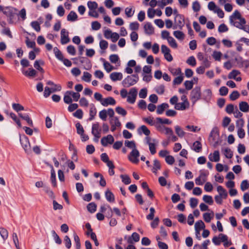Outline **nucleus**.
I'll use <instances>...</instances> for the list:
<instances>
[{"instance_id":"nucleus-49","label":"nucleus","mask_w":249,"mask_h":249,"mask_svg":"<svg viewBox=\"0 0 249 249\" xmlns=\"http://www.w3.org/2000/svg\"><path fill=\"white\" fill-rule=\"evenodd\" d=\"M121 178H122V181L125 184H129L131 183V179L127 175H121L120 176Z\"/></svg>"},{"instance_id":"nucleus-27","label":"nucleus","mask_w":249,"mask_h":249,"mask_svg":"<svg viewBox=\"0 0 249 249\" xmlns=\"http://www.w3.org/2000/svg\"><path fill=\"white\" fill-rule=\"evenodd\" d=\"M105 196L108 201L110 202H113L114 201V196L109 190H107L106 191Z\"/></svg>"},{"instance_id":"nucleus-16","label":"nucleus","mask_w":249,"mask_h":249,"mask_svg":"<svg viewBox=\"0 0 249 249\" xmlns=\"http://www.w3.org/2000/svg\"><path fill=\"white\" fill-rule=\"evenodd\" d=\"M189 107V102L178 103L175 106V108L177 110H184Z\"/></svg>"},{"instance_id":"nucleus-57","label":"nucleus","mask_w":249,"mask_h":249,"mask_svg":"<svg viewBox=\"0 0 249 249\" xmlns=\"http://www.w3.org/2000/svg\"><path fill=\"white\" fill-rule=\"evenodd\" d=\"M203 200L210 205H212L213 202L212 197L208 195H204L203 196Z\"/></svg>"},{"instance_id":"nucleus-11","label":"nucleus","mask_w":249,"mask_h":249,"mask_svg":"<svg viewBox=\"0 0 249 249\" xmlns=\"http://www.w3.org/2000/svg\"><path fill=\"white\" fill-rule=\"evenodd\" d=\"M70 41L69 37V33L65 29H62L61 31V43L65 44Z\"/></svg>"},{"instance_id":"nucleus-7","label":"nucleus","mask_w":249,"mask_h":249,"mask_svg":"<svg viewBox=\"0 0 249 249\" xmlns=\"http://www.w3.org/2000/svg\"><path fill=\"white\" fill-rule=\"evenodd\" d=\"M140 153L137 149L132 150L128 156V160L132 163L137 164L139 160Z\"/></svg>"},{"instance_id":"nucleus-30","label":"nucleus","mask_w":249,"mask_h":249,"mask_svg":"<svg viewBox=\"0 0 249 249\" xmlns=\"http://www.w3.org/2000/svg\"><path fill=\"white\" fill-rule=\"evenodd\" d=\"M173 35L176 38L180 40H182L184 39V34L180 31H175L173 32Z\"/></svg>"},{"instance_id":"nucleus-58","label":"nucleus","mask_w":249,"mask_h":249,"mask_svg":"<svg viewBox=\"0 0 249 249\" xmlns=\"http://www.w3.org/2000/svg\"><path fill=\"white\" fill-rule=\"evenodd\" d=\"M115 110L118 114L121 115L123 116H125L127 113L126 111L123 107H116Z\"/></svg>"},{"instance_id":"nucleus-59","label":"nucleus","mask_w":249,"mask_h":249,"mask_svg":"<svg viewBox=\"0 0 249 249\" xmlns=\"http://www.w3.org/2000/svg\"><path fill=\"white\" fill-rule=\"evenodd\" d=\"M104 67L106 71L107 72H110L112 70L114 69L113 66L111 65L108 62L105 61L104 63Z\"/></svg>"},{"instance_id":"nucleus-3","label":"nucleus","mask_w":249,"mask_h":249,"mask_svg":"<svg viewBox=\"0 0 249 249\" xmlns=\"http://www.w3.org/2000/svg\"><path fill=\"white\" fill-rule=\"evenodd\" d=\"M17 9L12 7H6L4 8L3 13L9 18V22L12 23L14 22V18L16 14Z\"/></svg>"},{"instance_id":"nucleus-1","label":"nucleus","mask_w":249,"mask_h":249,"mask_svg":"<svg viewBox=\"0 0 249 249\" xmlns=\"http://www.w3.org/2000/svg\"><path fill=\"white\" fill-rule=\"evenodd\" d=\"M230 23L235 27L249 33V25H246V19L238 10H235L230 17Z\"/></svg>"},{"instance_id":"nucleus-14","label":"nucleus","mask_w":249,"mask_h":249,"mask_svg":"<svg viewBox=\"0 0 249 249\" xmlns=\"http://www.w3.org/2000/svg\"><path fill=\"white\" fill-rule=\"evenodd\" d=\"M101 104L104 107H107L108 105H114L116 104V101L113 97H108L101 101Z\"/></svg>"},{"instance_id":"nucleus-53","label":"nucleus","mask_w":249,"mask_h":249,"mask_svg":"<svg viewBox=\"0 0 249 249\" xmlns=\"http://www.w3.org/2000/svg\"><path fill=\"white\" fill-rule=\"evenodd\" d=\"M68 93L72 96L74 101H78L80 98V95L78 92H74L72 91H68Z\"/></svg>"},{"instance_id":"nucleus-20","label":"nucleus","mask_w":249,"mask_h":249,"mask_svg":"<svg viewBox=\"0 0 249 249\" xmlns=\"http://www.w3.org/2000/svg\"><path fill=\"white\" fill-rule=\"evenodd\" d=\"M152 143H149L148 145L149 150L152 155H154L156 153V146L158 142L156 139H152Z\"/></svg>"},{"instance_id":"nucleus-35","label":"nucleus","mask_w":249,"mask_h":249,"mask_svg":"<svg viewBox=\"0 0 249 249\" xmlns=\"http://www.w3.org/2000/svg\"><path fill=\"white\" fill-rule=\"evenodd\" d=\"M203 217L206 222L209 223L213 217V213L212 212V213H204L203 215Z\"/></svg>"},{"instance_id":"nucleus-21","label":"nucleus","mask_w":249,"mask_h":249,"mask_svg":"<svg viewBox=\"0 0 249 249\" xmlns=\"http://www.w3.org/2000/svg\"><path fill=\"white\" fill-rule=\"evenodd\" d=\"M205 227V224L202 220H200L197 221L195 225L196 232L199 233L200 231L202 229H204Z\"/></svg>"},{"instance_id":"nucleus-38","label":"nucleus","mask_w":249,"mask_h":249,"mask_svg":"<svg viewBox=\"0 0 249 249\" xmlns=\"http://www.w3.org/2000/svg\"><path fill=\"white\" fill-rule=\"evenodd\" d=\"M23 73L28 77H34L36 74V71L33 68H30L28 71L23 72Z\"/></svg>"},{"instance_id":"nucleus-60","label":"nucleus","mask_w":249,"mask_h":249,"mask_svg":"<svg viewBox=\"0 0 249 249\" xmlns=\"http://www.w3.org/2000/svg\"><path fill=\"white\" fill-rule=\"evenodd\" d=\"M139 24L137 21L133 22L129 24V29L132 31H136L139 29Z\"/></svg>"},{"instance_id":"nucleus-39","label":"nucleus","mask_w":249,"mask_h":249,"mask_svg":"<svg viewBox=\"0 0 249 249\" xmlns=\"http://www.w3.org/2000/svg\"><path fill=\"white\" fill-rule=\"evenodd\" d=\"M237 63L239 65L240 67L245 66L246 68H248L249 66V62L248 60H244L240 57L238 59H236Z\"/></svg>"},{"instance_id":"nucleus-26","label":"nucleus","mask_w":249,"mask_h":249,"mask_svg":"<svg viewBox=\"0 0 249 249\" xmlns=\"http://www.w3.org/2000/svg\"><path fill=\"white\" fill-rule=\"evenodd\" d=\"M217 191L219 193V196H221L223 198H226L228 196V193L226 190L221 186H218L217 187Z\"/></svg>"},{"instance_id":"nucleus-17","label":"nucleus","mask_w":249,"mask_h":249,"mask_svg":"<svg viewBox=\"0 0 249 249\" xmlns=\"http://www.w3.org/2000/svg\"><path fill=\"white\" fill-rule=\"evenodd\" d=\"M239 109L243 112H249V105L247 102L242 101L239 103Z\"/></svg>"},{"instance_id":"nucleus-48","label":"nucleus","mask_w":249,"mask_h":249,"mask_svg":"<svg viewBox=\"0 0 249 249\" xmlns=\"http://www.w3.org/2000/svg\"><path fill=\"white\" fill-rule=\"evenodd\" d=\"M87 5L88 8L90 11L94 10L97 8L98 6V4L95 1H88Z\"/></svg>"},{"instance_id":"nucleus-32","label":"nucleus","mask_w":249,"mask_h":249,"mask_svg":"<svg viewBox=\"0 0 249 249\" xmlns=\"http://www.w3.org/2000/svg\"><path fill=\"white\" fill-rule=\"evenodd\" d=\"M202 149V145L199 141H196L194 142L192 149L196 152H199Z\"/></svg>"},{"instance_id":"nucleus-25","label":"nucleus","mask_w":249,"mask_h":249,"mask_svg":"<svg viewBox=\"0 0 249 249\" xmlns=\"http://www.w3.org/2000/svg\"><path fill=\"white\" fill-rule=\"evenodd\" d=\"M44 64V62L43 60H37L35 61L34 66L36 69L43 73L44 72V70L40 67V65H43Z\"/></svg>"},{"instance_id":"nucleus-51","label":"nucleus","mask_w":249,"mask_h":249,"mask_svg":"<svg viewBox=\"0 0 249 249\" xmlns=\"http://www.w3.org/2000/svg\"><path fill=\"white\" fill-rule=\"evenodd\" d=\"M0 234L1 237L3 238L4 240H6L8 236V231L4 228H0Z\"/></svg>"},{"instance_id":"nucleus-63","label":"nucleus","mask_w":249,"mask_h":249,"mask_svg":"<svg viewBox=\"0 0 249 249\" xmlns=\"http://www.w3.org/2000/svg\"><path fill=\"white\" fill-rule=\"evenodd\" d=\"M44 191L50 198L52 199H54L55 198V196L52 190H51L49 187H45L44 188Z\"/></svg>"},{"instance_id":"nucleus-13","label":"nucleus","mask_w":249,"mask_h":249,"mask_svg":"<svg viewBox=\"0 0 249 249\" xmlns=\"http://www.w3.org/2000/svg\"><path fill=\"white\" fill-rule=\"evenodd\" d=\"M111 125V131H114L117 127H120L121 125L120 122L117 117L111 118L109 121Z\"/></svg>"},{"instance_id":"nucleus-43","label":"nucleus","mask_w":249,"mask_h":249,"mask_svg":"<svg viewBox=\"0 0 249 249\" xmlns=\"http://www.w3.org/2000/svg\"><path fill=\"white\" fill-rule=\"evenodd\" d=\"M87 207L88 211L91 213H93L96 210L97 206L94 203L91 202L89 203Z\"/></svg>"},{"instance_id":"nucleus-9","label":"nucleus","mask_w":249,"mask_h":249,"mask_svg":"<svg viewBox=\"0 0 249 249\" xmlns=\"http://www.w3.org/2000/svg\"><path fill=\"white\" fill-rule=\"evenodd\" d=\"M20 142L25 152L28 153L30 151V144L28 137L24 135L20 138Z\"/></svg>"},{"instance_id":"nucleus-4","label":"nucleus","mask_w":249,"mask_h":249,"mask_svg":"<svg viewBox=\"0 0 249 249\" xmlns=\"http://www.w3.org/2000/svg\"><path fill=\"white\" fill-rule=\"evenodd\" d=\"M175 24L173 28L174 29H182L184 25V17L183 16L177 14L174 19Z\"/></svg>"},{"instance_id":"nucleus-28","label":"nucleus","mask_w":249,"mask_h":249,"mask_svg":"<svg viewBox=\"0 0 249 249\" xmlns=\"http://www.w3.org/2000/svg\"><path fill=\"white\" fill-rule=\"evenodd\" d=\"M153 162V166L152 170L154 174H156L157 171L160 169L161 165L160 161L156 159L154 160Z\"/></svg>"},{"instance_id":"nucleus-15","label":"nucleus","mask_w":249,"mask_h":249,"mask_svg":"<svg viewBox=\"0 0 249 249\" xmlns=\"http://www.w3.org/2000/svg\"><path fill=\"white\" fill-rule=\"evenodd\" d=\"M209 159L212 162H218L220 160V154L218 150H215L213 153H210L208 156Z\"/></svg>"},{"instance_id":"nucleus-34","label":"nucleus","mask_w":249,"mask_h":249,"mask_svg":"<svg viewBox=\"0 0 249 249\" xmlns=\"http://www.w3.org/2000/svg\"><path fill=\"white\" fill-rule=\"evenodd\" d=\"M175 129L176 134L179 137L182 138L184 136L185 132L181 129V128L179 126H175Z\"/></svg>"},{"instance_id":"nucleus-8","label":"nucleus","mask_w":249,"mask_h":249,"mask_svg":"<svg viewBox=\"0 0 249 249\" xmlns=\"http://www.w3.org/2000/svg\"><path fill=\"white\" fill-rule=\"evenodd\" d=\"M138 91L135 88L131 89L128 93L127 101L130 104H134L136 101Z\"/></svg>"},{"instance_id":"nucleus-23","label":"nucleus","mask_w":249,"mask_h":249,"mask_svg":"<svg viewBox=\"0 0 249 249\" xmlns=\"http://www.w3.org/2000/svg\"><path fill=\"white\" fill-rule=\"evenodd\" d=\"M18 116L23 120L26 121L28 124L31 126H33V123L32 119L30 118L28 114H22V113H18Z\"/></svg>"},{"instance_id":"nucleus-10","label":"nucleus","mask_w":249,"mask_h":249,"mask_svg":"<svg viewBox=\"0 0 249 249\" xmlns=\"http://www.w3.org/2000/svg\"><path fill=\"white\" fill-rule=\"evenodd\" d=\"M208 173L201 172L199 176L195 179L196 184L197 185H202L207 180Z\"/></svg>"},{"instance_id":"nucleus-64","label":"nucleus","mask_w":249,"mask_h":249,"mask_svg":"<svg viewBox=\"0 0 249 249\" xmlns=\"http://www.w3.org/2000/svg\"><path fill=\"white\" fill-rule=\"evenodd\" d=\"M91 75L88 72H84L82 79L86 82H89L91 80Z\"/></svg>"},{"instance_id":"nucleus-29","label":"nucleus","mask_w":249,"mask_h":249,"mask_svg":"<svg viewBox=\"0 0 249 249\" xmlns=\"http://www.w3.org/2000/svg\"><path fill=\"white\" fill-rule=\"evenodd\" d=\"M96 108L93 105H91L89 109V115L90 117L89 119V121L92 120L94 118V116L96 114Z\"/></svg>"},{"instance_id":"nucleus-18","label":"nucleus","mask_w":249,"mask_h":249,"mask_svg":"<svg viewBox=\"0 0 249 249\" xmlns=\"http://www.w3.org/2000/svg\"><path fill=\"white\" fill-rule=\"evenodd\" d=\"M144 29L145 33L147 35H152L154 32V29L151 23L149 22H146L145 24Z\"/></svg>"},{"instance_id":"nucleus-24","label":"nucleus","mask_w":249,"mask_h":249,"mask_svg":"<svg viewBox=\"0 0 249 249\" xmlns=\"http://www.w3.org/2000/svg\"><path fill=\"white\" fill-rule=\"evenodd\" d=\"M169 107V105L167 103H162V104L158 106L157 109V113L158 114H161L163 113L165 109Z\"/></svg>"},{"instance_id":"nucleus-55","label":"nucleus","mask_w":249,"mask_h":249,"mask_svg":"<svg viewBox=\"0 0 249 249\" xmlns=\"http://www.w3.org/2000/svg\"><path fill=\"white\" fill-rule=\"evenodd\" d=\"M239 96L240 94L239 92L237 90H234L230 95V99L232 101H234L238 99Z\"/></svg>"},{"instance_id":"nucleus-54","label":"nucleus","mask_w":249,"mask_h":249,"mask_svg":"<svg viewBox=\"0 0 249 249\" xmlns=\"http://www.w3.org/2000/svg\"><path fill=\"white\" fill-rule=\"evenodd\" d=\"M168 42L170 45L171 47H172L173 48H177L178 47V44L175 40V39L171 36L169 38H168Z\"/></svg>"},{"instance_id":"nucleus-40","label":"nucleus","mask_w":249,"mask_h":249,"mask_svg":"<svg viewBox=\"0 0 249 249\" xmlns=\"http://www.w3.org/2000/svg\"><path fill=\"white\" fill-rule=\"evenodd\" d=\"M124 145L126 147L131 148L132 150H134V149L136 148V143L134 141H125L124 142Z\"/></svg>"},{"instance_id":"nucleus-47","label":"nucleus","mask_w":249,"mask_h":249,"mask_svg":"<svg viewBox=\"0 0 249 249\" xmlns=\"http://www.w3.org/2000/svg\"><path fill=\"white\" fill-rule=\"evenodd\" d=\"M12 106L13 109L15 110L17 112L21 110H23L24 109V107L19 104L13 103L12 104Z\"/></svg>"},{"instance_id":"nucleus-46","label":"nucleus","mask_w":249,"mask_h":249,"mask_svg":"<svg viewBox=\"0 0 249 249\" xmlns=\"http://www.w3.org/2000/svg\"><path fill=\"white\" fill-rule=\"evenodd\" d=\"M51 180L53 185L54 187L56 186L55 173L53 167L51 170Z\"/></svg>"},{"instance_id":"nucleus-6","label":"nucleus","mask_w":249,"mask_h":249,"mask_svg":"<svg viewBox=\"0 0 249 249\" xmlns=\"http://www.w3.org/2000/svg\"><path fill=\"white\" fill-rule=\"evenodd\" d=\"M101 129L100 128L99 124L96 123L92 124L91 133L94 136V140L98 141L99 138L101 137Z\"/></svg>"},{"instance_id":"nucleus-36","label":"nucleus","mask_w":249,"mask_h":249,"mask_svg":"<svg viewBox=\"0 0 249 249\" xmlns=\"http://www.w3.org/2000/svg\"><path fill=\"white\" fill-rule=\"evenodd\" d=\"M77 17H78L76 13L71 11L67 16V20L70 21H74L77 19Z\"/></svg>"},{"instance_id":"nucleus-12","label":"nucleus","mask_w":249,"mask_h":249,"mask_svg":"<svg viewBox=\"0 0 249 249\" xmlns=\"http://www.w3.org/2000/svg\"><path fill=\"white\" fill-rule=\"evenodd\" d=\"M114 141V139L111 135H108L106 137H104L101 140V142L104 146H107L108 144H112Z\"/></svg>"},{"instance_id":"nucleus-2","label":"nucleus","mask_w":249,"mask_h":249,"mask_svg":"<svg viewBox=\"0 0 249 249\" xmlns=\"http://www.w3.org/2000/svg\"><path fill=\"white\" fill-rule=\"evenodd\" d=\"M139 79L138 74H132L125 78L122 82V84L124 87L128 88L137 83Z\"/></svg>"},{"instance_id":"nucleus-41","label":"nucleus","mask_w":249,"mask_h":249,"mask_svg":"<svg viewBox=\"0 0 249 249\" xmlns=\"http://www.w3.org/2000/svg\"><path fill=\"white\" fill-rule=\"evenodd\" d=\"M47 84L48 85L56 87V88H51L53 92H55L56 91H60L61 89V87L60 85L55 84L53 82L51 81H48Z\"/></svg>"},{"instance_id":"nucleus-44","label":"nucleus","mask_w":249,"mask_h":249,"mask_svg":"<svg viewBox=\"0 0 249 249\" xmlns=\"http://www.w3.org/2000/svg\"><path fill=\"white\" fill-rule=\"evenodd\" d=\"M240 74V72L236 70H232L228 75V78L229 79H235L238 75Z\"/></svg>"},{"instance_id":"nucleus-42","label":"nucleus","mask_w":249,"mask_h":249,"mask_svg":"<svg viewBox=\"0 0 249 249\" xmlns=\"http://www.w3.org/2000/svg\"><path fill=\"white\" fill-rule=\"evenodd\" d=\"M183 80V73L181 75H178V76L176 77L173 81V84L174 85H179L180 84Z\"/></svg>"},{"instance_id":"nucleus-62","label":"nucleus","mask_w":249,"mask_h":249,"mask_svg":"<svg viewBox=\"0 0 249 249\" xmlns=\"http://www.w3.org/2000/svg\"><path fill=\"white\" fill-rule=\"evenodd\" d=\"M134 12L135 10H133L132 8L127 7L125 9V14L128 18L132 17Z\"/></svg>"},{"instance_id":"nucleus-50","label":"nucleus","mask_w":249,"mask_h":249,"mask_svg":"<svg viewBox=\"0 0 249 249\" xmlns=\"http://www.w3.org/2000/svg\"><path fill=\"white\" fill-rule=\"evenodd\" d=\"M71 95L68 93V91L66 92L64 96V102L67 104L72 103V100L71 97Z\"/></svg>"},{"instance_id":"nucleus-19","label":"nucleus","mask_w":249,"mask_h":249,"mask_svg":"<svg viewBox=\"0 0 249 249\" xmlns=\"http://www.w3.org/2000/svg\"><path fill=\"white\" fill-rule=\"evenodd\" d=\"M110 78L113 81L121 80L123 78V74L121 72H114L110 74Z\"/></svg>"},{"instance_id":"nucleus-52","label":"nucleus","mask_w":249,"mask_h":249,"mask_svg":"<svg viewBox=\"0 0 249 249\" xmlns=\"http://www.w3.org/2000/svg\"><path fill=\"white\" fill-rule=\"evenodd\" d=\"M52 236L55 242V243L57 244H61L62 243L61 239L59 238V236L54 231H52Z\"/></svg>"},{"instance_id":"nucleus-5","label":"nucleus","mask_w":249,"mask_h":249,"mask_svg":"<svg viewBox=\"0 0 249 249\" xmlns=\"http://www.w3.org/2000/svg\"><path fill=\"white\" fill-rule=\"evenodd\" d=\"M201 96V89L199 87H195L191 92L190 98L193 104L198 101Z\"/></svg>"},{"instance_id":"nucleus-61","label":"nucleus","mask_w":249,"mask_h":249,"mask_svg":"<svg viewBox=\"0 0 249 249\" xmlns=\"http://www.w3.org/2000/svg\"><path fill=\"white\" fill-rule=\"evenodd\" d=\"M32 27L35 29L36 32H39L40 31V26L39 23L36 21H32L31 23Z\"/></svg>"},{"instance_id":"nucleus-45","label":"nucleus","mask_w":249,"mask_h":249,"mask_svg":"<svg viewBox=\"0 0 249 249\" xmlns=\"http://www.w3.org/2000/svg\"><path fill=\"white\" fill-rule=\"evenodd\" d=\"M53 52L54 53L55 56L57 58H58L60 60H63V54L57 47H54L53 48Z\"/></svg>"},{"instance_id":"nucleus-33","label":"nucleus","mask_w":249,"mask_h":249,"mask_svg":"<svg viewBox=\"0 0 249 249\" xmlns=\"http://www.w3.org/2000/svg\"><path fill=\"white\" fill-rule=\"evenodd\" d=\"M138 131L140 133H143L146 136H148L150 134V130L144 125H142L139 129Z\"/></svg>"},{"instance_id":"nucleus-31","label":"nucleus","mask_w":249,"mask_h":249,"mask_svg":"<svg viewBox=\"0 0 249 249\" xmlns=\"http://www.w3.org/2000/svg\"><path fill=\"white\" fill-rule=\"evenodd\" d=\"M222 151L223 152L225 156L228 159H231L233 156L232 152L228 147L222 148Z\"/></svg>"},{"instance_id":"nucleus-37","label":"nucleus","mask_w":249,"mask_h":249,"mask_svg":"<svg viewBox=\"0 0 249 249\" xmlns=\"http://www.w3.org/2000/svg\"><path fill=\"white\" fill-rule=\"evenodd\" d=\"M170 72L174 76L176 75H179L182 74L181 72V70L180 68H170L169 69Z\"/></svg>"},{"instance_id":"nucleus-22","label":"nucleus","mask_w":249,"mask_h":249,"mask_svg":"<svg viewBox=\"0 0 249 249\" xmlns=\"http://www.w3.org/2000/svg\"><path fill=\"white\" fill-rule=\"evenodd\" d=\"M140 240V236L137 232H133L131 236H129L127 239V242L129 244H132L133 241L135 242H138Z\"/></svg>"},{"instance_id":"nucleus-56","label":"nucleus","mask_w":249,"mask_h":249,"mask_svg":"<svg viewBox=\"0 0 249 249\" xmlns=\"http://www.w3.org/2000/svg\"><path fill=\"white\" fill-rule=\"evenodd\" d=\"M249 187V182L247 180L242 181L241 183L240 188L242 191H244L248 189Z\"/></svg>"}]
</instances>
